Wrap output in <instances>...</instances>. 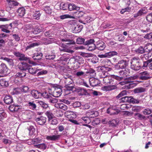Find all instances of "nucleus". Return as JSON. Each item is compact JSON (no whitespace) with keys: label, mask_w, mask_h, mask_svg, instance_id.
I'll return each mask as SVG.
<instances>
[{"label":"nucleus","mask_w":152,"mask_h":152,"mask_svg":"<svg viewBox=\"0 0 152 152\" xmlns=\"http://www.w3.org/2000/svg\"><path fill=\"white\" fill-rule=\"evenodd\" d=\"M67 114L70 113L71 114L68 115V118H69V120L70 118H72L74 119L75 118L77 117L76 114L72 111H67Z\"/></svg>","instance_id":"obj_35"},{"label":"nucleus","mask_w":152,"mask_h":152,"mask_svg":"<svg viewBox=\"0 0 152 152\" xmlns=\"http://www.w3.org/2000/svg\"><path fill=\"white\" fill-rule=\"evenodd\" d=\"M45 114L48 116V119L50 120L54 117V115L53 113L50 111H47L45 113Z\"/></svg>","instance_id":"obj_44"},{"label":"nucleus","mask_w":152,"mask_h":152,"mask_svg":"<svg viewBox=\"0 0 152 152\" xmlns=\"http://www.w3.org/2000/svg\"><path fill=\"white\" fill-rule=\"evenodd\" d=\"M88 50L90 51H92L94 50L96 48V46L94 44H89L88 45Z\"/></svg>","instance_id":"obj_58"},{"label":"nucleus","mask_w":152,"mask_h":152,"mask_svg":"<svg viewBox=\"0 0 152 152\" xmlns=\"http://www.w3.org/2000/svg\"><path fill=\"white\" fill-rule=\"evenodd\" d=\"M146 20L148 22H152V13H150L147 16Z\"/></svg>","instance_id":"obj_64"},{"label":"nucleus","mask_w":152,"mask_h":152,"mask_svg":"<svg viewBox=\"0 0 152 152\" xmlns=\"http://www.w3.org/2000/svg\"><path fill=\"white\" fill-rule=\"evenodd\" d=\"M6 1L8 3V5H10L12 8L13 7L17 6L18 4V3L14 0H6Z\"/></svg>","instance_id":"obj_26"},{"label":"nucleus","mask_w":152,"mask_h":152,"mask_svg":"<svg viewBox=\"0 0 152 152\" xmlns=\"http://www.w3.org/2000/svg\"><path fill=\"white\" fill-rule=\"evenodd\" d=\"M82 119L83 120L85 123L88 124L90 122V118L87 116V117H84L82 118Z\"/></svg>","instance_id":"obj_62"},{"label":"nucleus","mask_w":152,"mask_h":152,"mask_svg":"<svg viewBox=\"0 0 152 152\" xmlns=\"http://www.w3.org/2000/svg\"><path fill=\"white\" fill-rule=\"evenodd\" d=\"M139 76H138L137 75H134V76H131L128 78V81L129 84L128 86H129L128 87V88H130L131 87V83H130L131 82H132L133 80H135L136 79H138V78H139ZM127 86H128V85H127Z\"/></svg>","instance_id":"obj_15"},{"label":"nucleus","mask_w":152,"mask_h":152,"mask_svg":"<svg viewBox=\"0 0 152 152\" xmlns=\"http://www.w3.org/2000/svg\"><path fill=\"white\" fill-rule=\"evenodd\" d=\"M44 10L46 13L48 14H50L51 13L52 9L49 6H46L44 8Z\"/></svg>","instance_id":"obj_48"},{"label":"nucleus","mask_w":152,"mask_h":152,"mask_svg":"<svg viewBox=\"0 0 152 152\" xmlns=\"http://www.w3.org/2000/svg\"><path fill=\"white\" fill-rule=\"evenodd\" d=\"M20 89L22 92L24 93H26L29 91V88L27 86H23L20 88Z\"/></svg>","instance_id":"obj_49"},{"label":"nucleus","mask_w":152,"mask_h":152,"mask_svg":"<svg viewBox=\"0 0 152 152\" xmlns=\"http://www.w3.org/2000/svg\"><path fill=\"white\" fill-rule=\"evenodd\" d=\"M43 30V28L39 26H37L33 27L32 31L34 34H37L42 31Z\"/></svg>","instance_id":"obj_9"},{"label":"nucleus","mask_w":152,"mask_h":152,"mask_svg":"<svg viewBox=\"0 0 152 152\" xmlns=\"http://www.w3.org/2000/svg\"><path fill=\"white\" fill-rule=\"evenodd\" d=\"M103 83L105 85L108 86L111 85L113 84V80L112 76H108L103 79Z\"/></svg>","instance_id":"obj_3"},{"label":"nucleus","mask_w":152,"mask_h":152,"mask_svg":"<svg viewBox=\"0 0 152 152\" xmlns=\"http://www.w3.org/2000/svg\"><path fill=\"white\" fill-rule=\"evenodd\" d=\"M42 96L44 98H46L47 100H48L49 98H50L51 95L48 94L46 92H44L41 93V96Z\"/></svg>","instance_id":"obj_59"},{"label":"nucleus","mask_w":152,"mask_h":152,"mask_svg":"<svg viewBox=\"0 0 152 152\" xmlns=\"http://www.w3.org/2000/svg\"><path fill=\"white\" fill-rule=\"evenodd\" d=\"M49 102L51 103H55L57 102V100L56 99L53 98V97L51 96L50 98L48 100Z\"/></svg>","instance_id":"obj_63"},{"label":"nucleus","mask_w":152,"mask_h":152,"mask_svg":"<svg viewBox=\"0 0 152 152\" xmlns=\"http://www.w3.org/2000/svg\"><path fill=\"white\" fill-rule=\"evenodd\" d=\"M98 115V112L97 111H90L87 113V116L89 118H93Z\"/></svg>","instance_id":"obj_13"},{"label":"nucleus","mask_w":152,"mask_h":152,"mask_svg":"<svg viewBox=\"0 0 152 152\" xmlns=\"http://www.w3.org/2000/svg\"><path fill=\"white\" fill-rule=\"evenodd\" d=\"M56 41V39L53 38H49L46 39L45 44H48L55 42Z\"/></svg>","instance_id":"obj_39"},{"label":"nucleus","mask_w":152,"mask_h":152,"mask_svg":"<svg viewBox=\"0 0 152 152\" xmlns=\"http://www.w3.org/2000/svg\"><path fill=\"white\" fill-rule=\"evenodd\" d=\"M150 78V75L147 71L142 72L140 73L139 79L142 80H146Z\"/></svg>","instance_id":"obj_2"},{"label":"nucleus","mask_w":152,"mask_h":152,"mask_svg":"<svg viewBox=\"0 0 152 152\" xmlns=\"http://www.w3.org/2000/svg\"><path fill=\"white\" fill-rule=\"evenodd\" d=\"M18 15L20 17L23 16L25 13V9L23 8H20L18 9L17 11Z\"/></svg>","instance_id":"obj_28"},{"label":"nucleus","mask_w":152,"mask_h":152,"mask_svg":"<svg viewBox=\"0 0 152 152\" xmlns=\"http://www.w3.org/2000/svg\"><path fill=\"white\" fill-rule=\"evenodd\" d=\"M42 54L40 52H37L34 53L32 58L34 60H39L41 59L42 56Z\"/></svg>","instance_id":"obj_21"},{"label":"nucleus","mask_w":152,"mask_h":152,"mask_svg":"<svg viewBox=\"0 0 152 152\" xmlns=\"http://www.w3.org/2000/svg\"><path fill=\"white\" fill-rule=\"evenodd\" d=\"M145 90L144 88L140 87L136 88L134 90V92L135 93H140L144 92L145 91Z\"/></svg>","instance_id":"obj_38"},{"label":"nucleus","mask_w":152,"mask_h":152,"mask_svg":"<svg viewBox=\"0 0 152 152\" xmlns=\"http://www.w3.org/2000/svg\"><path fill=\"white\" fill-rule=\"evenodd\" d=\"M8 69L4 64L2 63L0 65V74H6L8 72Z\"/></svg>","instance_id":"obj_6"},{"label":"nucleus","mask_w":152,"mask_h":152,"mask_svg":"<svg viewBox=\"0 0 152 152\" xmlns=\"http://www.w3.org/2000/svg\"><path fill=\"white\" fill-rule=\"evenodd\" d=\"M140 59L138 58H133L131 61V64H133V65L134 64L140 65Z\"/></svg>","instance_id":"obj_31"},{"label":"nucleus","mask_w":152,"mask_h":152,"mask_svg":"<svg viewBox=\"0 0 152 152\" xmlns=\"http://www.w3.org/2000/svg\"><path fill=\"white\" fill-rule=\"evenodd\" d=\"M8 26H9L8 25H1L0 26V28L2 31L7 33H9L10 32V31L7 29L8 28Z\"/></svg>","instance_id":"obj_27"},{"label":"nucleus","mask_w":152,"mask_h":152,"mask_svg":"<svg viewBox=\"0 0 152 152\" xmlns=\"http://www.w3.org/2000/svg\"><path fill=\"white\" fill-rule=\"evenodd\" d=\"M61 136L60 135H53L52 136L46 135L45 137L46 139L48 140L55 141L59 139Z\"/></svg>","instance_id":"obj_10"},{"label":"nucleus","mask_w":152,"mask_h":152,"mask_svg":"<svg viewBox=\"0 0 152 152\" xmlns=\"http://www.w3.org/2000/svg\"><path fill=\"white\" fill-rule=\"evenodd\" d=\"M138 12L140 16L146 14L147 12V10L145 8H142Z\"/></svg>","instance_id":"obj_46"},{"label":"nucleus","mask_w":152,"mask_h":152,"mask_svg":"<svg viewBox=\"0 0 152 152\" xmlns=\"http://www.w3.org/2000/svg\"><path fill=\"white\" fill-rule=\"evenodd\" d=\"M144 37L145 39H152V32L146 34L145 35Z\"/></svg>","instance_id":"obj_61"},{"label":"nucleus","mask_w":152,"mask_h":152,"mask_svg":"<svg viewBox=\"0 0 152 152\" xmlns=\"http://www.w3.org/2000/svg\"><path fill=\"white\" fill-rule=\"evenodd\" d=\"M28 105L30 107V108L33 110L35 109L36 107V105L35 103L33 102H29L28 103Z\"/></svg>","instance_id":"obj_53"},{"label":"nucleus","mask_w":152,"mask_h":152,"mask_svg":"<svg viewBox=\"0 0 152 152\" xmlns=\"http://www.w3.org/2000/svg\"><path fill=\"white\" fill-rule=\"evenodd\" d=\"M131 68L132 69L134 70H138L140 69V65H137L135 64V65H133V64H131Z\"/></svg>","instance_id":"obj_42"},{"label":"nucleus","mask_w":152,"mask_h":152,"mask_svg":"<svg viewBox=\"0 0 152 152\" xmlns=\"http://www.w3.org/2000/svg\"><path fill=\"white\" fill-rule=\"evenodd\" d=\"M18 68L22 70H26L28 69L30 65L24 62L19 63L18 65Z\"/></svg>","instance_id":"obj_8"},{"label":"nucleus","mask_w":152,"mask_h":152,"mask_svg":"<svg viewBox=\"0 0 152 152\" xmlns=\"http://www.w3.org/2000/svg\"><path fill=\"white\" fill-rule=\"evenodd\" d=\"M68 3H62L60 4V8L63 10H65L68 9Z\"/></svg>","instance_id":"obj_37"},{"label":"nucleus","mask_w":152,"mask_h":152,"mask_svg":"<svg viewBox=\"0 0 152 152\" xmlns=\"http://www.w3.org/2000/svg\"><path fill=\"white\" fill-rule=\"evenodd\" d=\"M0 85L1 86L7 87L8 86V82L4 79H1L0 80Z\"/></svg>","instance_id":"obj_34"},{"label":"nucleus","mask_w":152,"mask_h":152,"mask_svg":"<svg viewBox=\"0 0 152 152\" xmlns=\"http://www.w3.org/2000/svg\"><path fill=\"white\" fill-rule=\"evenodd\" d=\"M40 140L37 138L34 139L32 140V143L36 146L40 142Z\"/></svg>","instance_id":"obj_45"},{"label":"nucleus","mask_w":152,"mask_h":152,"mask_svg":"<svg viewBox=\"0 0 152 152\" xmlns=\"http://www.w3.org/2000/svg\"><path fill=\"white\" fill-rule=\"evenodd\" d=\"M55 106L57 108L61 109L64 110H66L68 108L66 105L62 103H56L55 104Z\"/></svg>","instance_id":"obj_17"},{"label":"nucleus","mask_w":152,"mask_h":152,"mask_svg":"<svg viewBox=\"0 0 152 152\" xmlns=\"http://www.w3.org/2000/svg\"><path fill=\"white\" fill-rule=\"evenodd\" d=\"M83 28V26L82 25H77L74 28L73 32L75 33L80 32L82 30Z\"/></svg>","instance_id":"obj_25"},{"label":"nucleus","mask_w":152,"mask_h":152,"mask_svg":"<svg viewBox=\"0 0 152 152\" xmlns=\"http://www.w3.org/2000/svg\"><path fill=\"white\" fill-rule=\"evenodd\" d=\"M128 102L132 104H138L139 102V100L135 99L132 96H128Z\"/></svg>","instance_id":"obj_19"},{"label":"nucleus","mask_w":152,"mask_h":152,"mask_svg":"<svg viewBox=\"0 0 152 152\" xmlns=\"http://www.w3.org/2000/svg\"><path fill=\"white\" fill-rule=\"evenodd\" d=\"M108 73L107 72H101L99 73V75L101 78H103L106 77L108 75Z\"/></svg>","instance_id":"obj_43"},{"label":"nucleus","mask_w":152,"mask_h":152,"mask_svg":"<svg viewBox=\"0 0 152 152\" xmlns=\"http://www.w3.org/2000/svg\"><path fill=\"white\" fill-rule=\"evenodd\" d=\"M60 18L62 20H64L66 18H71L72 17L68 14H65L61 15Z\"/></svg>","instance_id":"obj_54"},{"label":"nucleus","mask_w":152,"mask_h":152,"mask_svg":"<svg viewBox=\"0 0 152 152\" xmlns=\"http://www.w3.org/2000/svg\"><path fill=\"white\" fill-rule=\"evenodd\" d=\"M61 51H62L64 52H66L69 53H72L74 52V51L72 50H71L68 48H65L64 47V48L63 49H60Z\"/></svg>","instance_id":"obj_56"},{"label":"nucleus","mask_w":152,"mask_h":152,"mask_svg":"<svg viewBox=\"0 0 152 152\" xmlns=\"http://www.w3.org/2000/svg\"><path fill=\"white\" fill-rule=\"evenodd\" d=\"M61 40L64 42H69V43H67V44H75V42L73 40L68 39L67 37L64 39H61Z\"/></svg>","instance_id":"obj_36"},{"label":"nucleus","mask_w":152,"mask_h":152,"mask_svg":"<svg viewBox=\"0 0 152 152\" xmlns=\"http://www.w3.org/2000/svg\"><path fill=\"white\" fill-rule=\"evenodd\" d=\"M66 89H65L66 92H67V91L69 92V91H72L73 88V84L71 85H66Z\"/></svg>","instance_id":"obj_51"},{"label":"nucleus","mask_w":152,"mask_h":152,"mask_svg":"<svg viewBox=\"0 0 152 152\" xmlns=\"http://www.w3.org/2000/svg\"><path fill=\"white\" fill-rule=\"evenodd\" d=\"M106 45L103 42H101L98 44H97L96 48L100 50H103L105 48Z\"/></svg>","instance_id":"obj_29"},{"label":"nucleus","mask_w":152,"mask_h":152,"mask_svg":"<svg viewBox=\"0 0 152 152\" xmlns=\"http://www.w3.org/2000/svg\"><path fill=\"white\" fill-rule=\"evenodd\" d=\"M40 15L41 14L39 11H35L34 13L33 17L34 19L38 20L39 19Z\"/></svg>","instance_id":"obj_33"},{"label":"nucleus","mask_w":152,"mask_h":152,"mask_svg":"<svg viewBox=\"0 0 152 152\" xmlns=\"http://www.w3.org/2000/svg\"><path fill=\"white\" fill-rule=\"evenodd\" d=\"M36 121L40 125L44 124L46 121V118L44 117L41 116L36 119Z\"/></svg>","instance_id":"obj_11"},{"label":"nucleus","mask_w":152,"mask_h":152,"mask_svg":"<svg viewBox=\"0 0 152 152\" xmlns=\"http://www.w3.org/2000/svg\"><path fill=\"white\" fill-rule=\"evenodd\" d=\"M80 91L81 92V95H87L89 94L88 93L87 91L84 88H81L80 89Z\"/></svg>","instance_id":"obj_60"},{"label":"nucleus","mask_w":152,"mask_h":152,"mask_svg":"<svg viewBox=\"0 0 152 152\" xmlns=\"http://www.w3.org/2000/svg\"><path fill=\"white\" fill-rule=\"evenodd\" d=\"M66 77L64 76V78H65V83L66 85H71L73 84V81L69 77V76H66Z\"/></svg>","instance_id":"obj_18"},{"label":"nucleus","mask_w":152,"mask_h":152,"mask_svg":"<svg viewBox=\"0 0 152 152\" xmlns=\"http://www.w3.org/2000/svg\"><path fill=\"white\" fill-rule=\"evenodd\" d=\"M28 70L29 72L32 74L36 73L38 70L36 68H29V67L28 68Z\"/></svg>","instance_id":"obj_40"},{"label":"nucleus","mask_w":152,"mask_h":152,"mask_svg":"<svg viewBox=\"0 0 152 152\" xmlns=\"http://www.w3.org/2000/svg\"><path fill=\"white\" fill-rule=\"evenodd\" d=\"M126 61L123 60L120 61L115 65V68L117 69H122L124 68L127 65Z\"/></svg>","instance_id":"obj_1"},{"label":"nucleus","mask_w":152,"mask_h":152,"mask_svg":"<svg viewBox=\"0 0 152 152\" xmlns=\"http://www.w3.org/2000/svg\"><path fill=\"white\" fill-rule=\"evenodd\" d=\"M132 110L134 112H139L141 110V107L140 106H134L132 107Z\"/></svg>","instance_id":"obj_41"},{"label":"nucleus","mask_w":152,"mask_h":152,"mask_svg":"<svg viewBox=\"0 0 152 152\" xmlns=\"http://www.w3.org/2000/svg\"><path fill=\"white\" fill-rule=\"evenodd\" d=\"M28 129L29 131V133L30 136H32L34 134L35 132V129L33 126H30L28 128Z\"/></svg>","instance_id":"obj_30"},{"label":"nucleus","mask_w":152,"mask_h":152,"mask_svg":"<svg viewBox=\"0 0 152 152\" xmlns=\"http://www.w3.org/2000/svg\"><path fill=\"white\" fill-rule=\"evenodd\" d=\"M39 44L37 42L33 43L30 44L29 45L27 46L26 48V50L33 48L35 46H37L39 45Z\"/></svg>","instance_id":"obj_50"},{"label":"nucleus","mask_w":152,"mask_h":152,"mask_svg":"<svg viewBox=\"0 0 152 152\" xmlns=\"http://www.w3.org/2000/svg\"><path fill=\"white\" fill-rule=\"evenodd\" d=\"M116 88L115 86L112 85H109L107 86H105L102 87V88L103 91H109L114 89Z\"/></svg>","instance_id":"obj_23"},{"label":"nucleus","mask_w":152,"mask_h":152,"mask_svg":"<svg viewBox=\"0 0 152 152\" xmlns=\"http://www.w3.org/2000/svg\"><path fill=\"white\" fill-rule=\"evenodd\" d=\"M4 101L5 103L7 104H10L13 102L12 97L10 95L6 96L4 98Z\"/></svg>","instance_id":"obj_16"},{"label":"nucleus","mask_w":152,"mask_h":152,"mask_svg":"<svg viewBox=\"0 0 152 152\" xmlns=\"http://www.w3.org/2000/svg\"><path fill=\"white\" fill-rule=\"evenodd\" d=\"M7 117V115L4 112L0 113V121H2Z\"/></svg>","instance_id":"obj_57"},{"label":"nucleus","mask_w":152,"mask_h":152,"mask_svg":"<svg viewBox=\"0 0 152 152\" xmlns=\"http://www.w3.org/2000/svg\"><path fill=\"white\" fill-rule=\"evenodd\" d=\"M36 147L37 148H40L42 150H44L46 149L47 146L44 143H42L36 145Z\"/></svg>","instance_id":"obj_47"},{"label":"nucleus","mask_w":152,"mask_h":152,"mask_svg":"<svg viewBox=\"0 0 152 152\" xmlns=\"http://www.w3.org/2000/svg\"><path fill=\"white\" fill-rule=\"evenodd\" d=\"M134 51L137 53L142 54L145 52V50L142 47L140 46L135 50Z\"/></svg>","instance_id":"obj_32"},{"label":"nucleus","mask_w":152,"mask_h":152,"mask_svg":"<svg viewBox=\"0 0 152 152\" xmlns=\"http://www.w3.org/2000/svg\"><path fill=\"white\" fill-rule=\"evenodd\" d=\"M80 7L76 6L73 4H68V9L70 11L73 10H78L80 9Z\"/></svg>","instance_id":"obj_20"},{"label":"nucleus","mask_w":152,"mask_h":152,"mask_svg":"<svg viewBox=\"0 0 152 152\" xmlns=\"http://www.w3.org/2000/svg\"><path fill=\"white\" fill-rule=\"evenodd\" d=\"M89 82L90 85L92 86H96L98 83V80L95 78L90 79L89 80Z\"/></svg>","instance_id":"obj_24"},{"label":"nucleus","mask_w":152,"mask_h":152,"mask_svg":"<svg viewBox=\"0 0 152 152\" xmlns=\"http://www.w3.org/2000/svg\"><path fill=\"white\" fill-rule=\"evenodd\" d=\"M118 54L115 51H111L106 53L104 54L99 55L98 56L100 58H110Z\"/></svg>","instance_id":"obj_4"},{"label":"nucleus","mask_w":152,"mask_h":152,"mask_svg":"<svg viewBox=\"0 0 152 152\" xmlns=\"http://www.w3.org/2000/svg\"><path fill=\"white\" fill-rule=\"evenodd\" d=\"M53 90L52 93L53 96L55 97H58L60 96L62 94V90L61 88L56 87L53 89Z\"/></svg>","instance_id":"obj_5"},{"label":"nucleus","mask_w":152,"mask_h":152,"mask_svg":"<svg viewBox=\"0 0 152 152\" xmlns=\"http://www.w3.org/2000/svg\"><path fill=\"white\" fill-rule=\"evenodd\" d=\"M9 108L11 111H17L21 109V108L19 105H11L10 106Z\"/></svg>","instance_id":"obj_22"},{"label":"nucleus","mask_w":152,"mask_h":152,"mask_svg":"<svg viewBox=\"0 0 152 152\" xmlns=\"http://www.w3.org/2000/svg\"><path fill=\"white\" fill-rule=\"evenodd\" d=\"M32 96L35 99H38L41 96V93L37 91L33 90L31 92Z\"/></svg>","instance_id":"obj_12"},{"label":"nucleus","mask_w":152,"mask_h":152,"mask_svg":"<svg viewBox=\"0 0 152 152\" xmlns=\"http://www.w3.org/2000/svg\"><path fill=\"white\" fill-rule=\"evenodd\" d=\"M15 55L17 57H19V59L20 60H27L28 58L26 57L24 54L21 53L19 52L15 53Z\"/></svg>","instance_id":"obj_14"},{"label":"nucleus","mask_w":152,"mask_h":152,"mask_svg":"<svg viewBox=\"0 0 152 152\" xmlns=\"http://www.w3.org/2000/svg\"><path fill=\"white\" fill-rule=\"evenodd\" d=\"M127 94L126 91L125 90L123 91L116 96L117 98H119L122 96L126 95Z\"/></svg>","instance_id":"obj_55"},{"label":"nucleus","mask_w":152,"mask_h":152,"mask_svg":"<svg viewBox=\"0 0 152 152\" xmlns=\"http://www.w3.org/2000/svg\"><path fill=\"white\" fill-rule=\"evenodd\" d=\"M85 41V39L82 38H78L77 39L76 42L77 44H82L84 43Z\"/></svg>","instance_id":"obj_52"},{"label":"nucleus","mask_w":152,"mask_h":152,"mask_svg":"<svg viewBox=\"0 0 152 152\" xmlns=\"http://www.w3.org/2000/svg\"><path fill=\"white\" fill-rule=\"evenodd\" d=\"M107 113L112 115L117 114L119 112V110L116 109L115 108H113V107H111L107 109Z\"/></svg>","instance_id":"obj_7"}]
</instances>
